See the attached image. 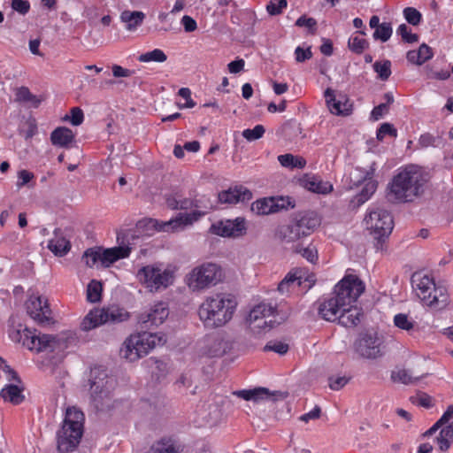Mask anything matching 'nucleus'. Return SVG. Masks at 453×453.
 Here are the masks:
<instances>
[{"label": "nucleus", "mask_w": 453, "mask_h": 453, "mask_svg": "<svg viewBox=\"0 0 453 453\" xmlns=\"http://www.w3.org/2000/svg\"><path fill=\"white\" fill-rule=\"evenodd\" d=\"M232 348L231 342L225 340L221 335L213 339V342L209 348L210 355L212 357H221L228 352Z\"/></svg>", "instance_id": "nucleus-34"}, {"label": "nucleus", "mask_w": 453, "mask_h": 453, "mask_svg": "<svg viewBox=\"0 0 453 453\" xmlns=\"http://www.w3.org/2000/svg\"><path fill=\"white\" fill-rule=\"evenodd\" d=\"M12 8L19 14L26 15L30 9V4L27 0H12Z\"/></svg>", "instance_id": "nucleus-56"}, {"label": "nucleus", "mask_w": 453, "mask_h": 453, "mask_svg": "<svg viewBox=\"0 0 453 453\" xmlns=\"http://www.w3.org/2000/svg\"><path fill=\"white\" fill-rule=\"evenodd\" d=\"M73 140V131L65 127H57L50 134L52 144L62 148H68Z\"/></svg>", "instance_id": "nucleus-28"}, {"label": "nucleus", "mask_w": 453, "mask_h": 453, "mask_svg": "<svg viewBox=\"0 0 453 453\" xmlns=\"http://www.w3.org/2000/svg\"><path fill=\"white\" fill-rule=\"evenodd\" d=\"M382 341L374 331L359 334L353 344L356 353L363 358L375 359L382 356Z\"/></svg>", "instance_id": "nucleus-14"}, {"label": "nucleus", "mask_w": 453, "mask_h": 453, "mask_svg": "<svg viewBox=\"0 0 453 453\" xmlns=\"http://www.w3.org/2000/svg\"><path fill=\"white\" fill-rule=\"evenodd\" d=\"M180 446L175 445L174 441L170 438H162L155 441L150 449V453H180Z\"/></svg>", "instance_id": "nucleus-32"}, {"label": "nucleus", "mask_w": 453, "mask_h": 453, "mask_svg": "<svg viewBox=\"0 0 453 453\" xmlns=\"http://www.w3.org/2000/svg\"><path fill=\"white\" fill-rule=\"evenodd\" d=\"M447 426L442 427L436 437L440 450L447 451L453 441V404L449 405L441 417Z\"/></svg>", "instance_id": "nucleus-21"}, {"label": "nucleus", "mask_w": 453, "mask_h": 453, "mask_svg": "<svg viewBox=\"0 0 453 453\" xmlns=\"http://www.w3.org/2000/svg\"><path fill=\"white\" fill-rule=\"evenodd\" d=\"M396 33L401 35L403 42L408 43L417 42L418 41V35L416 34H411V29L406 24H401Z\"/></svg>", "instance_id": "nucleus-49"}, {"label": "nucleus", "mask_w": 453, "mask_h": 453, "mask_svg": "<svg viewBox=\"0 0 453 453\" xmlns=\"http://www.w3.org/2000/svg\"><path fill=\"white\" fill-rule=\"evenodd\" d=\"M169 311L165 304L159 303L155 304L146 311L139 316V325L142 330H149L152 326H158L168 317Z\"/></svg>", "instance_id": "nucleus-18"}, {"label": "nucleus", "mask_w": 453, "mask_h": 453, "mask_svg": "<svg viewBox=\"0 0 453 453\" xmlns=\"http://www.w3.org/2000/svg\"><path fill=\"white\" fill-rule=\"evenodd\" d=\"M349 381V378L343 376V377H338L334 379L333 377L329 378V388L332 390H340L342 389Z\"/></svg>", "instance_id": "nucleus-62"}, {"label": "nucleus", "mask_w": 453, "mask_h": 453, "mask_svg": "<svg viewBox=\"0 0 453 453\" xmlns=\"http://www.w3.org/2000/svg\"><path fill=\"white\" fill-rule=\"evenodd\" d=\"M131 249L127 246H119L104 250L100 247L101 264L104 267H109L119 259L127 257Z\"/></svg>", "instance_id": "nucleus-25"}, {"label": "nucleus", "mask_w": 453, "mask_h": 453, "mask_svg": "<svg viewBox=\"0 0 453 453\" xmlns=\"http://www.w3.org/2000/svg\"><path fill=\"white\" fill-rule=\"evenodd\" d=\"M90 400L97 411H105L111 407L116 379L108 374L103 366H95L89 374Z\"/></svg>", "instance_id": "nucleus-5"}, {"label": "nucleus", "mask_w": 453, "mask_h": 453, "mask_svg": "<svg viewBox=\"0 0 453 453\" xmlns=\"http://www.w3.org/2000/svg\"><path fill=\"white\" fill-rule=\"evenodd\" d=\"M348 47L352 52L361 54L369 47V42L358 36H352L349 39Z\"/></svg>", "instance_id": "nucleus-45"}, {"label": "nucleus", "mask_w": 453, "mask_h": 453, "mask_svg": "<svg viewBox=\"0 0 453 453\" xmlns=\"http://www.w3.org/2000/svg\"><path fill=\"white\" fill-rule=\"evenodd\" d=\"M27 311L29 316L41 326L49 325L52 320L48 301L43 300L42 296L31 298L27 303Z\"/></svg>", "instance_id": "nucleus-17"}, {"label": "nucleus", "mask_w": 453, "mask_h": 453, "mask_svg": "<svg viewBox=\"0 0 453 453\" xmlns=\"http://www.w3.org/2000/svg\"><path fill=\"white\" fill-rule=\"evenodd\" d=\"M184 30L188 33L194 32L197 28L196 21L190 16L185 15L181 19Z\"/></svg>", "instance_id": "nucleus-64"}, {"label": "nucleus", "mask_w": 453, "mask_h": 453, "mask_svg": "<svg viewBox=\"0 0 453 453\" xmlns=\"http://www.w3.org/2000/svg\"><path fill=\"white\" fill-rule=\"evenodd\" d=\"M287 5V0H272L267 4L266 10L271 15H279Z\"/></svg>", "instance_id": "nucleus-53"}, {"label": "nucleus", "mask_w": 453, "mask_h": 453, "mask_svg": "<svg viewBox=\"0 0 453 453\" xmlns=\"http://www.w3.org/2000/svg\"><path fill=\"white\" fill-rule=\"evenodd\" d=\"M276 307L271 304L259 303L255 306L250 312L248 321H254L257 319H267L270 317L278 316Z\"/></svg>", "instance_id": "nucleus-29"}, {"label": "nucleus", "mask_w": 453, "mask_h": 453, "mask_svg": "<svg viewBox=\"0 0 453 453\" xmlns=\"http://www.w3.org/2000/svg\"><path fill=\"white\" fill-rule=\"evenodd\" d=\"M288 349V344L278 341H271L264 347L265 351H274L280 355L286 354Z\"/></svg>", "instance_id": "nucleus-51"}, {"label": "nucleus", "mask_w": 453, "mask_h": 453, "mask_svg": "<svg viewBox=\"0 0 453 453\" xmlns=\"http://www.w3.org/2000/svg\"><path fill=\"white\" fill-rule=\"evenodd\" d=\"M388 104H380L375 106L371 112V119L373 120L380 119L383 114L388 111Z\"/></svg>", "instance_id": "nucleus-63"}, {"label": "nucleus", "mask_w": 453, "mask_h": 453, "mask_svg": "<svg viewBox=\"0 0 453 453\" xmlns=\"http://www.w3.org/2000/svg\"><path fill=\"white\" fill-rule=\"evenodd\" d=\"M127 318V312H124L119 308L94 309L82 319L81 329L89 331L103 324L122 322Z\"/></svg>", "instance_id": "nucleus-13"}, {"label": "nucleus", "mask_w": 453, "mask_h": 453, "mask_svg": "<svg viewBox=\"0 0 453 453\" xmlns=\"http://www.w3.org/2000/svg\"><path fill=\"white\" fill-rule=\"evenodd\" d=\"M195 207L203 209V211L196 210L191 213H179L174 219L162 222L158 229L164 232H174L183 229L186 226L193 224L213 210L214 205L209 198L203 196L200 199L195 200Z\"/></svg>", "instance_id": "nucleus-11"}, {"label": "nucleus", "mask_w": 453, "mask_h": 453, "mask_svg": "<svg viewBox=\"0 0 453 453\" xmlns=\"http://www.w3.org/2000/svg\"><path fill=\"white\" fill-rule=\"evenodd\" d=\"M251 211L257 215H268L276 212L275 199L263 198L251 204Z\"/></svg>", "instance_id": "nucleus-33"}, {"label": "nucleus", "mask_w": 453, "mask_h": 453, "mask_svg": "<svg viewBox=\"0 0 453 453\" xmlns=\"http://www.w3.org/2000/svg\"><path fill=\"white\" fill-rule=\"evenodd\" d=\"M282 132L284 136L288 140H294L298 136L302 138L304 137V135H302L301 124L294 120L286 122L282 127Z\"/></svg>", "instance_id": "nucleus-38"}, {"label": "nucleus", "mask_w": 453, "mask_h": 453, "mask_svg": "<svg viewBox=\"0 0 453 453\" xmlns=\"http://www.w3.org/2000/svg\"><path fill=\"white\" fill-rule=\"evenodd\" d=\"M324 96L331 113L348 116L352 112V104L345 95L338 94L336 96L334 90L328 88L326 89Z\"/></svg>", "instance_id": "nucleus-19"}, {"label": "nucleus", "mask_w": 453, "mask_h": 453, "mask_svg": "<svg viewBox=\"0 0 453 453\" xmlns=\"http://www.w3.org/2000/svg\"><path fill=\"white\" fill-rule=\"evenodd\" d=\"M341 308V314H337L338 323L345 327H354L360 323L361 318L364 316L362 308L357 306L348 305Z\"/></svg>", "instance_id": "nucleus-23"}, {"label": "nucleus", "mask_w": 453, "mask_h": 453, "mask_svg": "<svg viewBox=\"0 0 453 453\" xmlns=\"http://www.w3.org/2000/svg\"><path fill=\"white\" fill-rule=\"evenodd\" d=\"M375 163L373 162L370 169L365 172L364 176V181H365V186L363 187L362 190L358 195L356 196V200L358 205L364 203L365 201H367L370 196L375 192L377 188V181L372 180V177L374 175V172L376 170L375 168Z\"/></svg>", "instance_id": "nucleus-26"}, {"label": "nucleus", "mask_w": 453, "mask_h": 453, "mask_svg": "<svg viewBox=\"0 0 453 453\" xmlns=\"http://www.w3.org/2000/svg\"><path fill=\"white\" fill-rule=\"evenodd\" d=\"M403 15L407 22L412 26H418L422 19L421 13L413 7H406Z\"/></svg>", "instance_id": "nucleus-50"}, {"label": "nucleus", "mask_w": 453, "mask_h": 453, "mask_svg": "<svg viewBox=\"0 0 453 453\" xmlns=\"http://www.w3.org/2000/svg\"><path fill=\"white\" fill-rule=\"evenodd\" d=\"M103 287L100 281L92 280L87 288V299L90 303L101 300Z\"/></svg>", "instance_id": "nucleus-39"}, {"label": "nucleus", "mask_w": 453, "mask_h": 453, "mask_svg": "<svg viewBox=\"0 0 453 453\" xmlns=\"http://www.w3.org/2000/svg\"><path fill=\"white\" fill-rule=\"evenodd\" d=\"M18 180L16 182L17 188L19 189L25 186L28 188H34L35 182H33L35 179V174L28 170H20L17 173Z\"/></svg>", "instance_id": "nucleus-44"}, {"label": "nucleus", "mask_w": 453, "mask_h": 453, "mask_svg": "<svg viewBox=\"0 0 453 453\" xmlns=\"http://www.w3.org/2000/svg\"><path fill=\"white\" fill-rule=\"evenodd\" d=\"M246 220L242 217L234 219H221L212 224L210 232L222 237L238 238L246 234Z\"/></svg>", "instance_id": "nucleus-16"}, {"label": "nucleus", "mask_w": 453, "mask_h": 453, "mask_svg": "<svg viewBox=\"0 0 453 453\" xmlns=\"http://www.w3.org/2000/svg\"><path fill=\"white\" fill-rule=\"evenodd\" d=\"M252 198V193L243 186H235L223 190L218 195V201L220 203L234 204L239 202H247Z\"/></svg>", "instance_id": "nucleus-22"}, {"label": "nucleus", "mask_w": 453, "mask_h": 453, "mask_svg": "<svg viewBox=\"0 0 453 453\" xmlns=\"http://www.w3.org/2000/svg\"><path fill=\"white\" fill-rule=\"evenodd\" d=\"M82 258L89 267L94 266L97 262H101L100 247L88 249L84 252Z\"/></svg>", "instance_id": "nucleus-47"}, {"label": "nucleus", "mask_w": 453, "mask_h": 453, "mask_svg": "<svg viewBox=\"0 0 453 453\" xmlns=\"http://www.w3.org/2000/svg\"><path fill=\"white\" fill-rule=\"evenodd\" d=\"M394 323L398 328L409 332L414 328V322L409 319L408 315L403 313L396 314L394 318Z\"/></svg>", "instance_id": "nucleus-48"}, {"label": "nucleus", "mask_w": 453, "mask_h": 453, "mask_svg": "<svg viewBox=\"0 0 453 453\" xmlns=\"http://www.w3.org/2000/svg\"><path fill=\"white\" fill-rule=\"evenodd\" d=\"M321 219L317 212L304 211L294 213L287 225L281 226L278 237L286 242H295L301 238L310 235L320 226Z\"/></svg>", "instance_id": "nucleus-6"}, {"label": "nucleus", "mask_w": 453, "mask_h": 453, "mask_svg": "<svg viewBox=\"0 0 453 453\" xmlns=\"http://www.w3.org/2000/svg\"><path fill=\"white\" fill-rule=\"evenodd\" d=\"M237 302L230 294H217L208 297L199 307L198 315L204 326L216 328L226 324L233 317Z\"/></svg>", "instance_id": "nucleus-3"}, {"label": "nucleus", "mask_w": 453, "mask_h": 453, "mask_svg": "<svg viewBox=\"0 0 453 453\" xmlns=\"http://www.w3.org/2000/svg\"><path fill=\"white\" fill-rule=\"evenodd\" d=\"M373 70L378 73L379 79L387 81L391 75V62L389 60L376 61L373 64Z\"/></svg>", "instance_id": "nucleus-43"}, {"label": "nucleus", "mask_w": 453, "mask_h": 453, "mask_svg": "<svg viewBox=\"0 0 453 453\" xmlns=\"http://www.w3.org/2000/svg\"><path fill=\"white\" fill-rule=\"evenodd\" d=\"M223 278L222 268L214 263H204L192 270L188 286L193 289H203L216 285Z\"/></svg>", "instance_id": "nucleus-12"}, {"label": "nucleus", "mask_w": 453, "mask_h": 453, "mask_svg": "<svg viewBox=\"0 0 453 453\" xmlns=\"http://www.w3.org/2000/svg\"><path fill=\"white\" fill-rule=\"evenodd\" d=\"M36 330L31 331L27 327L22 329V338L20 343L30 350L41 351H54L58 340L55 336L50 334H36Z\"/></svg>", "instance_id": "nucleus-15"}, {"label": "nucleus", "mask_w": 453, "mask_h": 453, "mask_svg": "<svg viewBox=\"0 0 453 453\" xmlns=\"http://www.w3.org/2000/svg\"><path fill=\"white\" fill-rule=\"evenodd\" d=\"M429 180V173L422 168L409 165L393 178L387 197L391 202H411L424 194Z\"/></svg>", "instance_id": "nucleus-1"}, {"label": "nucleus", "mask_w": 453, "mask_h": 453, "mask_svg": "<svg viewBox=\"0 0 453 453\" xmlns=\"http://www.w3.org/2000/svg\"><path fill=\"white\" fill-rule=\"evenodd\" d=\"M182 196L179 192L166 194L165 196V203L172 210H179V198Z\"/></svg>", "instance_id": "nucleus-57"}, {"label": "nucleus", "mask_w": 453, "mask_h": 453, "mask_svg": "<svg viewBox=\"0 0 453 453\" xmlns=\"http://www.w3.org/2000/svg\"><path fill=\"white\" fill-rule=\"evenodd\" d=\"M265 133V128L263 125H257L252 129H245L242 131V135L243 138H245L248 142H253L256 140L260 139L263 137V135Z\"/></svg>", "instance_id": "nucleus-46"}, {"label": "nucleus", "mask_w": 453, "mask_h": 453, "mask_svg": "<svg viewBox=\"0 0 453 453\" xmlns=\"http://www.w3.org/2000/svg\"><path fill=\"white\" fill-rule=\"evenodd\" d=\"M1 397L12 404H19L24 401L25 396L22 395V389L13 384L6 385L0 392Z\"/></svg>", "instance_id": "nucleus-31"}, {"label": "nucleus", "mask_w": 453, "mask_h": 453, "mask_svg": "<svg viewBox=\"0 0 453 453\" xmlns=\"http://www.w3.org/2000/svg\"><path fill=\"white\" fill-rule=\"evenodd\" d=\"M393 33L392 25L389 22H383L378 27L372 36L374 40H380L382 42H386L389 40Z\"/></svg>", "instance_id": "nucleus-42"}, {"label": "nucleus", "mask_w": 453, "mask_h": 453, "mask_svg": "<svg viewBox=\"0 0 453 453\" xmlns=\"http://www.w3.org/2000/svg\"><path fill=\"white\" fill-rule=\"evenodd\" d=\"M296 26L300 27H305L309 28L310 34L314 35L317 30V20L313 18H308L303 15L296 19Z\"/></svg>", "instance_id": "nucleus-52"}, {"label": "nucleus", "mask_w": 453, "mask_h": 453, "mask_svg": "<svg viewBox=\"0 0 453 453\" xmlns=\"http://www.w3.org/2000/svg\"><path fill=\"white\" fill-rule=\"evenodd\" d=\"M386 134H389L392 137L397 136V130L389 123H383L377 130V139L382 141Z\"/></svg>", "instance_id": "nucleus-54"}, {"label": "nucleus", "mask_w": 453, "mask_h": 453, "mask_svg": "<svg viewBox=\"0 0 453 453\" xmlns=\"http://www.w3.org/2000/svg\"><path fill=\"white\" fill-rule=\"evenodd\" d=\"M71 115L65 116V119H68L73 126H79L84 120L83 111L79 107H73L70 111Z\"/></svg>", "instance_id": "nucleus-55"}, {"label": "nucleus", "mask_w": 453, "mask_h": 453, "mask_svg": "<svg viewBox=\"0 0 453 453\" xmlns=\"http://www.w3.org/2000/svg\"><path fill=\"white\" fill-rule=\"evenodd\" d=\"M167 59V56L160 49H155L151 51L141 54L138 57L140 62H157L163 63Z\"/></svg>", "instance_id": "nucleus-41"}, {"label": "nucleus", "mask_w": 453, "mask_h": 453, "mask_svg": "<svg viewBox=\"0 0 453 453\" xmlns=\"http://www.w3.org/2000/svg\"><path fill=\"white\" fill-rule=\"evenodd\" d=\"M298 183L305 189L318 194H327L333 189L329 182L322 181L319 177L308 173L300 178Z\"/></svg>", "instance_id": "nucleus-24"}, {"label": "nucleus", "mask_w": 453, "mask_h": 453, "mask_svg": "<svg viewBox=\"0 0 453 453\" xmlns=\"http://www.w3.org/2000/svg\"><path fill=\"white\" fill-rule=\"evenodd\" d=\"M278 160L282 166L291 169H302L306 165V160L303 157L294 156L292 154L280 155L278 157Z\"/></svg>", "instance_id": "nucleus-35"}, {"label": "nucleus", "mask_w": 453, "mask_h": 453, "mask_svg": "<svg viewBox=\"0 0 453 453\" xmlns=\"http://www.w3.org/2000/svg\"><path fill=\"white\" fill-rule=\"evenodd\" d=\"M392 380L394 381L402 382L403 384H413L418 381L423 375H414L411 371L401 369L392 372Z\"/></svg>", "instance_id": "nucleus-37"}, {"label": "nucleus", "mask_w": 453, "mask_h": 453, "mask_svg": "<svg viewBox=\"0 0 453 453\" xmlns=\"http://www.w3.org/2000/svg\"><path fill=\"white\" fill-rule=\"evenodd\" d=\"M287 317L285 315H282L280 317V319H257L254 321H249L250 326L253 331L257 330V332H260L261 330H268L273 328L275 325H280L283 321H285Z\"/></svg>", "instance_id": "nucleus-36"}, {"label": "nucleus", "mask_w": 453, "mask_h": 453, "mask_svg": "<svg viewBox=\"0 0 453 453\" xmlns=\"http://www.w3.org/2000/svg\"><path fill=\"white\" fill-rule=\"evenodd\" d=\"M84 414L75 407L65 411L61 427L57 432V449L59 453L74 451L83 435Z\"/></svg>", "instance_id": "nucleus-4"}, {"label": "nucleus", "mask_w": 453, "mask_h": 453, "mask_svg": "<svg viewBox=\"0 0 453 453\" xmlns=\"http://www.w3.org/2000/svg\"><path fill=\"white\" fill-rule=\"evenodd\" d=\"M237 396L246 400L257 402L259 400H271L273 402L278 399H285L288 396L287 392L274 391L270 392L266 388H256L249 390H239L234 392Z\"/></svg>", "instance_id": "nucleus-20"}, {"label": "nucleus", "mask_w": 453, "mask_h": 453, "mask_svg": "<svg viewBox=\"0 0 453 453\" xmlns=\"http://www.w3.org/2000/svg\"><path fill=\"white\" fill-rule=\"evenodd\" d=\"M418 54L420 58V62L424 64L426 61L431 59L434 56L432 49L426 43H422L418 50Z\"/></svg>", "instance_id": "nucleus-60"}, {"label": "nucleus", "mask_w": 453, "mask_h": 453, "mask_svg": "<svg viewBox=\"0 0 453 453\" xmlns=\"http://www.w3.org/2000/svg\"><path fill=\"white\" fill-rule=\"evenodd\" d=\"M55 238L49 241L48 248L56 256L63 257L71 249V243L62 235L60 228L54 230Z\"/></svg>", "instance_id": "nucleus-27"}, {"label": "nucleus", "mask_w": 453, "mask_h": 453, "mask_svg": "<svg viewBox=\"0 0 453 453\" xmlns=\"http://www.w3.org/2000/svg\"><path fill=\"white\" fill-rule=\"evenodd\" d=\"M296 251L297 253H301L302 256L311 263H314L318 259L317 250L311 247H306L300 250L296 248Z\"/></svg>", "instance_id": "nucleus-61"}, {"label": "nucleus", "mask_w": 453, "mask_h": 453, "mask_svg": "<svg viewBox=\"0 0 453 453\" xmlns=\"http://www.w3.org/2000/svg\"><path fill=\"white\" fill-rule=\"evenodd\" d=\"M366 229L370 231L376 250H382L383 243L388 238L394 228V219L391 213L380 207L369 211L365 218Z\"/></svg>", "instance_id": "nucleus-9"}, {"label": "nucleus", "mask_w": 453, "mask_h": 453, "mask_svg": "<svg viewBox=\"0 0 453 453\" xmlns=\"http://www.w3.org/2000/svg\"><path fill=\"white\" fill-rule=\"evenodd\" d=\"M295 55L296 60L298 63H303L312 58L311 47H308L306 50H303L302 47L298 46L295 50Z\"/></svg>", "instance_id": "nucleus-58"}, {"label": "nucleus", "mask_w": 453, "mask_h": 453, "mask_svg": "<svg viewBox=\"0 0 453 453\" xmlns=\"http://www.w3.org/2000/svg\"><path fill=\"white\" fill-rule=\"evenodd\" d=\"M412 288L424 304L434 309H442L448 303L447 290L437 287L432 278L421 272H416L411 278Z\"/></svg>", "instance_id": "nucleus-7"}, {"label": "nucleus", "mask_w": 453, "mask_h": 453, "mask_svg": "<svg viewBox=\"0 0 453 453\" xmlns=\"http://www.w3.org/2000/svg\"><path fill=\"white\" fill-rule=\"evenodd\" d=\"M364 282L353 274L346 275L335 287L334 296L323 302L319 308L322 319L334 322L341 308L355 303L365 291Z\"/></svg>", "instance_id": "nucleus-2"}, {"label": "nucleus", "mask_w": 453, "mask_h": 453, "mask_svg": "<svg viewBox=\"0 0 453 453\" xmlns=\"http://www.w3.org/2000/svg\"><path fill=\"white\" fill-rule=\"evenodd\" d=\"M145 19V14L140 11L126 10L120 14V20L126 24L127 30H134L139 27Z\"/></svg>", "instance_id": "nucleus-30"}, {"label": "nucleus", "mask_w": 453, "mask_h": 453, "mask_svg": "<svg viewBox=\"0 0 453 453\" xmlns=\"http://www.w3.org/2000/svg\"><path fill=\"white\" fill-rule=\"evenodd\" d=\"M137 279L150 292L165 289L173 282V272L157 265H149L138 270Z\"/></svg>", "instance_id": "nucleus-10"}, {"label": "nucleus", "mask_w": 453, "mask_h": 453, "mask_svg": "<svg viewBox=\"0 0 453 453\" xmlns=\"http://www.w3.org/2000/svg\"><path fill=\"white\" fill-rule=\"evenodd\" d=\"M166 342L165 334L148 333L143 330L137 334L130 335L120 349V356L130 362H134L146 356L149 351L157 345Z\"/></svg>", "instance_id": "nucleus-8"}, {"label": "nucleus", "mask_w": 453, "mask_h": 453, "mask_svg": "<svg viewBox=\"0 0 453 453\" xmlns=\"http://www.w3.org/2000/svg\"><path fill=\"white\" fill-rule=\"evenodd\" d=\"M16 100L19 102L31 103L34 107H38L41 100L33 95L27 87H20L16 92Z\"/></svg>", "instance_id": "nucleus-40"}, {"label": "nucleus", "mask_w": 453, "mask_h": 453, "mask_svg": "<svg viewBox=\"0 0 453 453\" xmlns=\"http://www.w3.org/2000/svg\"><path fill=\"white\" fill-rule=\"evenodd\" d=\"M295 207V201L291 197H280L275 200L276 211L279 210H288Z\"/></svg>", "instance_id": "nucleus-59"}]
</instances>
